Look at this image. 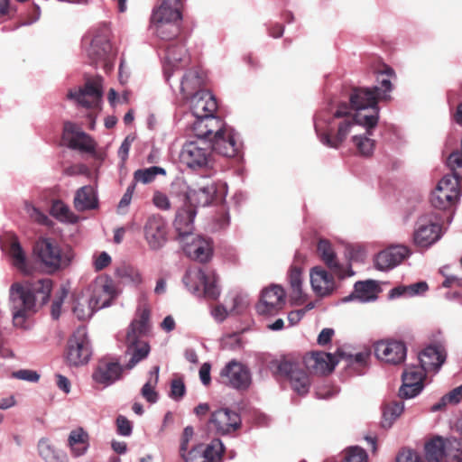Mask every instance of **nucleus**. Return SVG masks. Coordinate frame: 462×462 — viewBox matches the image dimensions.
<instances>
[{"label":"nucleus","mask_w":462,"mask_h":462,"mask_svg":"<svg viewBox=\"0 0 462 462\" xmlns=\"http://www.w3.org/2000/svg\"><path fill=\"white\" fill-rule=\"evenodd\" d=\"M347 106H339L333 111L319 110L314 117V128L319 142L329 148L338 149L348 134H352L351 141L357 153L369 157L374 153L375 141L372 138L374 128L353 122L346 116Z\"/></svg>","instance_id":"nucleus-1"},{"label":"nucleus","mask_w":462,"mask_h":462,"mask_svg":"<svg viewBox=\"0 0 462 462\" xmlns=\"http://www.w3.org/2000/svg\"><path fill=\"white\" fill-rule=\"evenodd\" d=\"M51 286L52 282L50 279H41L33 283L14 282L11 285L9 306L14 327H24L29 312L34 311L37 300L42 304L48 301Z\"/></svg>","instance_id":"nucleus-2"},{"label":"nucleus","mask_w":462,"mask_h":462,"mask_svg":"<svg viewBox=\"0 0 462 462\" xmlns=\"http://www.w3.org/2000/svg\"><path fill=\"white\" fill-rule=\"evenodd\" d=\"M387 99V95L378 92L377 86L371 88H358L353 89L350 95V106L346 103H342V105H346L347 106L346 116H349L353 122H358L359 124L362 122L363 124L368 125L369 129L371 126H376L378 124V101ZM339 106H341V104H339L337 107H326L322 110L333 111Z\"/></svg>","instance_id":"nucleus-3"},{"label":"nucleus","mask_w":462,"mask_h":462,"mask_svg":"<svg viewBox=\"0 0 462 462\" xmlns=\"http://www.w3.org/2000/svg\"><path fill=\"white\" fill-rule=\"evenodd\" d=\"M447 162L452 174L445 175L430 195L431 205L439 209L451 208L459 199V181L462 180V139L461 149L452 152Z\"/></svg>","instance_id":"nucleus-4"},{"label":"nucleus","mask_w":462,"mask_h":462,"mask_svg":"<svg viewBox=\"0 0 462 462\" xmlns=\"http://www.w3.org/2000/svg\"><path fill=\"white\" fill-rule=\"evenodd\" d=\"M150 310L145 306H140L136 318L129 325L125 336V355L129 356L126 368H134L140 361L146 358L150 346L143 337L148 333Z\"/></svg>","instance_id":"nucleus-5"},{"label":"nucleus","mask_w":462,"mask_h":462,"mask_svg":"<svg viewBox=\"0 0 462 462\" xmlns=\"http://www.w3.org/2000/svg\"><path fill=\"white\" fill-rule=\"evenodd\" d=\"M182 0H162L153 8L151 15V30L162 40L175 38L181 21L180 5Z\"/></svg>","instance_id":"nucleus-6"},{"label":"nucleus","mask_w":462,"mask_h":462,"mask_svg":"<svg viewBox=\"0 0 462 462\" xmlns=\"http://www.w3.org/2000/svg\"><path fill=\"white\" fill-rule=\"evenodd\" d=\"M217 193V187L213 181L203 179L201 184L189 186L181 179L175 180L171 183V196H182L183 203L188 207L195 208L196 207L208 206L214 199Z\"/></svg>","instance_id":"nucleus-7"},{"label":"nucleus","mask_w":462,"mask_h":462,"mask_svg":"<svg viewBox=\"0 0 462 462\" xmlns=\"http://www.w3.org/2000/svg\"><path fill=\"white\" fill-rule=\"evenodd\" d=\"M182 281L187 290L196 296L217 300L220 295L217 277L213 270L189 268Z\"/></svg>","instance_id":"nucleus-8"},{"label":"nucleus","mask_w":462,"mask_h":462,"mask_svg":"<svg viewBox=\"0 0 462 462\" xmlns=\"http://www.w3.org/2000/svg\"><path fill=\"white\" fill-rule=\"evenodd\" d=\"M33 254L49 272L66 268L74 258L70 249L62 252L59 245L51 238H40L34 245Z\"/></svg>","instance_id":"nucleus-9"},{"label":"nucleus","mask_w":462,"mask_h":462,"mask_svg":"<svg viewBox=\"0 0 462 462\" xmlns=\"http://www.w3.org/2000/svg\"><path fill=\"white\" fill-rule=\"evenodd\" d=\"M180 159L189 169H208L212 166V150L205 140L186 142L181 148Z\"/></svg>","instance_id":"nucleus-10"},{"label":"nucleus","mask_w":462,"mask_h":462,"mask_svg":"<svg viewBox=\"0 0 462 462\" xmlns=\"http://www.w3.org/2000/svg\"><path fill=\"white\" fill-rule=\"evenodd\" d=\"M82 44L91 62L106 61L111 52L109 29L105 25L92 29L83 37Z\"/></svg>","instance_id":"nucleus-11"},{"label":"nucleus","mask_w":462,"mask_h":462,"mask_svg":"<svg viewBox=\"0 0 462 462\" xmlns=\"http://www.w3.org/2000/svg\"><path fill=\"white\" fill-rule=\"evenodd\" d=\"M441 236V226L435 214H424L417 219L412 235L415 245L420 248H429Z\"/></svg>","instance_id":"nucleus-12"},{"label":"nucleus","mask_w":462,"mask_h":462,"mask_svg":"<svg viewBox=\"0 0 462 462\" xmlns=\"http://www.w3.org/2000/svg\"><path fill=\"white\" fill-rule=\"evenodd\" d=\"M276 369L277 373L289 382L291 388L297 394L304 396L310 392V377L298 364L283 358L277 361Z\"/></svg>","instance_id":"nucleus-13"},{"label":"nucleus","mask_w":462,"mask_h":462,"mask_svg":"<svg viewBox=\"0 0 462 462\" xmlns=\"http://www.w3.org/2000/svg\"><path fill=\"white\" fill-rule=\"evenodd\" d=\"M91 356V347L85 328H79L68 341L66 358L70 365L87 364Z\"/></svg>","instance_id":"nucleus-14"},{"label":"nucleus","mask_w":462,"mask_h":462,"mask_svg":"<svg viewBox=\"0 0 462 462\" xmlns=\"http://www.w3.org/2000/svg\"><path fill=\"white\" fill-rule=\"evenodd\" d=\"M88 299L99 310L109 307L118 295L114 281L107 275L97 276L88 286Z\"/></svg>","instance_id":"nucleus-15"},{"label":"nucleus","mask_w":462,"mask_h":462,"mask_svg":"<svg viewBox=\"0 0 462 462\" xmlns=\"http://www.w3.org/2000/svg\"><path fill=\"white\" fill-rule=\"evenodd\" d=\"M143 237L151 250L162 248L168 241L167 221L159 214L149 216L143 225Z\"/></svg>","instance_id":"nucleus-16"},{"label":"nucleus","mask_w":462,"mask_h":462,"mask_svg":"<svg viewBox=\"0 0 462 462\" xmlns=\"http://www.w3.org/2000/svg\"><path fill=\"white\" fill-rule=\"evenodd\" d=\"M462 444L455 440H444L441 437H437L429 441L425 446L426 457L430 462H461V453L457 455L450 453V448H455L459 451Z\"/></svg>","instance_id":"nucleus-17"},{"label":"nucleus","mask_w":462,"mask_h":462,"mask_svg":"<svg viewBox=\"0 0 462 462\" xmlns=\"http://www.w3.org/2000/svg\"><path fill=\"white\" fill-rule=\"evenodd\" d=\"M208 143L212 151L226 157L236 156L241 147L238 134L224 122L223 128L216 132Z\"/></svg>","instance_id":"nucleus-18"},{"label":"nucleus","mask_w":462,"mask_h":462,"mask_svg":"<svg viewBox=\"0 0 462 462\" xmlns=\"http://www.w3.org/2000/svg\"><path fill=\"white\" fill-rule=\"evenodd\" d=\"M220 382L236 390H245L251 384L249 369L242 363L231 360L220 371Z\"/></svg>","instance_id":"nucleus-19"},{"label":"nucleus","mask_w":462,"mask_h":462,"mask_svg":"<svg viewBox=\"0 0 462 462\" xmlns=\"http://www.w3.org/2000/svg\"><path fill=\"white\" fill-rule=\"evenodd\" d=\"M305 256L297 253L294 256L293 263L290 266L287 273V281L290 285V293L291 300L295 304H301L306 300L304 292V274L303 263Z\"/></svg>","instance_id":"nucleus-20"},{"label":"nucleus","mask_w":462,"mask_h":462,"mask_svg":"<svg viewBox=\"0 0 462 462\" xmlns=\"http://www.w3.org/2000/svg\"><path fill=\"white\" fill-rule=\"evenodd\" d=\"M63 140L68 146L82 152H94L96 142L78 125L66 122L63 127Z\"/></svg>","instance_id":"nucleus-21"},{"label":"nucleus","mask_w":462,"mask_h":462,"mask_svg":"<svg viewBox=\"0 0 462 462\" xmlns=\"http://www.w3.org/2000/svg\"><path fill=\"white\" fill-rule=\"evenodd\" d=\"M101 79L88 80L85 88L69 90L68 98L85 107H97L101 99Z\"/></svg>","instance_id":"nucleus-22"},{"label":"nucleus","mask_w":462,"mask_h":462,"mask_svg":"<svg viewBox=\"0 0 462 462\" xmlns=\"http://www.w3.org/2000/svg\"><path fill=\"white\" fill-rule=\"evenodd\" d=\"M376 357L388 364L398 365L406 357V346L398 340H381L374 345Z\"/></svg>","instance_id":"nucleus-23"},{"label":"nucleus","mask_w":462,"mask_h":462,"mask_svg":"<svg viewBox=\"0 0 462 462\" xmlns=\"http://www.w3.org/2000/svg\"><path fill=\"white\" fill-rule=\"evenodd\" d=\"M411 255V250L402 245L387 247L377 254L374 258V266L381 271H388L399 265Z\"/></svg>","instance_id":"nucleus-24"},{"label":"nucleus","mask_w":462,"mask_h":462,"mask_svg":"<svg viewBox=\"0 0 462 462\" xmlns=\"http://www.w3.org/2000/svg\"><path fill=\"white\" fill-rule=\"evenodd\" d=\"M418 357L426 373L436 374L447 359V350L441 344H433L420 351Z\"/></svg>","instance_id":"nucleus-25"},{"label":"nucleus","mask_w":462,"mask_h":462,"mask_svg":"<svg viewBox=\"0 0 462 462\" xmlns=\"http://www.w3.org/2000/svg\"><path fill=\"white\" fill-rule=\"evenodd\" d=\"M186 254L200 263L208 262L212 256V245L208 239L191 235L189 239L181 241Z\"/></svg>","instance_id":"nucleus-26"},{"label":"nucleus","mask_w":462,"mask_h":462,"mask_svg":"<svg viewBox=\"0 0 462 462\" xmlns=\"http://www.w3.org/2000/svg\"><path fill=\"white\" fill-rule=\"evenodd\" d=\"M310 282L313 292L319 297H327L336 290L334 276L320 266L310 269Z\"/></svg>","instance_id":"nucleus-27"},{"label":"nucleus","mask_w":462,"mask_h":462,"mask_svg":"<svg viewBox=\"0 0 462 462\" xmlns=\"http://www.w3.org/2000/svg\"><path fill=\"white\" fill-rule=\"evenodd\" d=\"M191 131L198 139L210 142L216 132L223 128V121L214 116H193Z\"/></svg>","instance_id":"nucleus-28"},{"label":"nucleus","mask_w":462,"mask_h":462,"mask_svg":"<svg viewBox=\"0 0 462 462\" xmlns=\"http://www.w3.org/2000/svg\"><path fill=\"white\" fill-rule=\"evenodd\" d=\"M240 417L237 412L228 409H220L211 415L209 425L220 434L236 430L240 426Z\"/></svg>","instance_id":"nucleus-29"},{"label":"nucleus","mask_w":462,"mask_h":462,"mask_svg":"<svg viewBox=\"0 0 462 462\" xmlns=\"http://www.w3.org/2000/svg\"><path fill=\"white\" fill-rule=\"evenodd\" d=\"M284 305V291L278 285L263 290L257 311L261 314H274Z\"/></svg>","instance_id":"nucleus-30"},{"label":"nucleus","mask_w":462,"mask_h":462,"mask_svg":"<svg viewBox=\"0 0 462 462\" xmlns=\"http://www.w3.org/2000/svg\"><path fill=\"white\" fill-rule=\"evenodd\" d=\"M337 358L330 353L313 352L304 358L306 367L314 374H325L330 373L337 364Z\"/></svg>","instance_id":"nucleus-31"},{"label":"nucleus","mask_w":462,"mask_h":462,"mask_svg":"<svg viewBox=\"0 0 462 462\" xmlns=\"http://www.w3.org/2000/svg\"><path fill=\"white\" fill-rule=\"evenodd\" d=\"M189 97L192 116H214L217 105L210 92L207 90L198 91Z\"/></svg>","instance_id":"nucleus-32"},{"label":"nucleus","mask_w":462,"mask_h":462,"mask_svg":"<svg viewBox=\"0 0 462 462\" xmlns=\"http://www.w3.org/2000/svg\"><path fill=\"white\" fill-rule=\"evenodd\" d=\"M122 370L119 363L102 360L94 371L92 378L97 383L108 386L120 378Z\"/></svg>","instance_id":"nucleus-33"},{"label":"nucleus","mask_w":462,"mask_h":462,"mask_svg":"<svg viewBox=\"0 0 462 462\" xmlns=\"http://www.w3.org/2000/svg\"><path fill=\"white\" fill-rule=\"evenodd\" d=\"M196 214V209L188 207L186 203L177 210L173 226L180 238V242L189 239L193 235V221Z\"/></svg>","instance_id":"nucleus-34"},{"label":"nucleus","mask_w":462,"mask_h":462,"mask_svg":"<svg viewBox=\"0 0 462 462\" xmlns=\"http://www.w3.org/2000/svg\"><path fill=\"white\" fill-rule=\"evenodd\" d=\"M379 286L374 281L358 282L355 284L354 292L345 297L342 301L348 302L358 300L360 302L374 301L377 299Z\"/></svg>","instance_id":"nucleus-35"},{"label":"nucleus","mask_w":462,"mask_h":462,"mask_svg":"<svg viewBox=\"0 0 462 462\" xmlns=\"http://www.w3.org/2000/svg\"><path fill=\"white\" fill-rule=\"evenodd\" d=\"M68 447L73 457L84 456L89 448V435L81 427L72 430L68 436Z\"/></svg>","instance_id":"nucleus-36"},{"label":"nucleus","mask_w":462,"mask_h":462,"mask_svg":"<svg viewBox=\"0 0 462 462\" xmlns=\"http://www.w3.org/2000/svg\"><path fill=\"white\" fill-rule=\"evenodd\" d=\"M8 254L12 260V264L18 271L24 274L32 273V268L16 236H12L10 239Z\"/></svg>","instance_id":"nucleus-37"},{"label":"nucleus","mask_w":462,"mask_h":462,"mask_svg":"<svg viewBox=\"0 0 462 462\" xmlns=\"http://www.w3.org/2000/svg\"><path fill=\"white\" fill-rule=\"evenodd\" d=\"M74 207L79 211L97 208L98 207V199L95 189L88 185L78 189L74 198Z\"/></svg>","instance_id":"nucleus-38"},{"label":"nucleus","mask_w":462,"mask_h":462,"mask_svg":"<svg viewBox=\"0 0 462 462\" xmlns=\"http://www.w3.org/2000/svg\"><path fill=\"white\" fill-rule=\"evenodd\" d=\"M204 84V79L196 69L188 70L180 81V92L184 98L193 96L198 91H203L201 87Z\"/></svg>","instance_id":"nucleus-39"},{"label":"nucleus","mask_w":462,"mask_h":462,"mask_svg":"<svg viewBox=\"0 0 462 462\" xmlns=\"http://www.w3.org/2000/svg\"><path fill=\"white\" fill-rule=\"evenodd\" d=\"M186 51L182 46L171 45L166 50L163 66L164 75L169 81L173 72L179 69V63L185 60Z\"/></svg>","instance_id":"nucleus-40"},{"label":"nucleus","mask_w":462,"mask_h":462,"mask_svg":"<svg viewBox=\"0 0 462 462\" xmlns=\"http://www.w3.org/2000/svg\"><path fill=\"white\" fill-rule=\"evenodd\" d=\"M317 251L321 260L328 268L337 271L339 276H345L338 271L339 263L337 257L331 243L328 240L319 239L317 245Z\"/></svg>","instance_id":"nucleus-41"},{"label":"nucleus","mask_w":462,"mask_h":462,"mask_svg":"<svg viewBox=\"0 0 462 462\" xmlns=\"http://www.w3.org/2000/svg\"><path fill=\"white\" fill-rule=\"evenodd\" d=\"M428 289V283L423 281L410 285H399L390 291L389 297L391 299H396L400 297L411 298L424 294Z\"/></svg>","instance_id":"nucleus-42"},{"label":"nucleus","mask_w":462,"mask_h":462,"mask_svg":"<svg viewBox=\"0 0 462 462\" xmlns=\"http://www.w3.org/2000/svg\"><path fill=\"white\" fill-rule=\"evenodd\" d=\"M38 455L45 462H68L65 457H60L48 438H42L37 443Z\"/></svg>","instance_id":"nucleus-43"},{"label":"nucleus","mask_w":462,"mask_h":462,"mask_svg":"<svg viewBox=\"0 0 462 462\" xmlns=\"http://www.w3.org/2000/svg\"><path fill=\"white\" fill-rule=\"evenodd\" d=\"M224 452L223 443L216 439L208 445H202V456H199L200 462H221Z\"/></svg>","instance_id":"nucleus-44"},{"label":"nucleus","mask_w":462,"mask_h":462,"mask_svg":"<svg viewBox=\"0 0 462 462\" xmlns=\"http://www.w3.org/2000/svg\"><path fill=\"white\" fill-rule=\"evenodd\" d=\"M97 310L99 309L96 308V306L92 304L91 300L83 295L75 300L72 307L74 315L79 320H86L89 319Z\"/></svg>","instance_id":"nucleus-45"},{"label":"nucleus","mask_w":462,"mask_h":462,"mask_svg":"<svg viewBox=\"0 0 462 462\" xmlns=\"http://www.w3.org/2000/svg\"><path fill=\"white\" fill-rule=\"evenodd\" d=\"M392 79H395L394 70L387 66L383 65L381 69L376 70V79L380 87L378 88L379 93H384L390 98V92L393 90Z\"/></svg>","instance_id":"nucleus-46"},{"label":"nucleus","mask_w":462,"mask_h":462,"mask_svg":"<svg viewBox=\"0 0 462 462\" xmlns=\"http://www.w3.org/2000/svg\"><path fill=\"white\" fill-rule=\"evenodd\" d=\"M159 366H154L150 372V378L141 389L142 396L149 402L155 403L158 400V393L155 386L159 380Z\"/></svg>","instance_id":"nucleus-47"},{"label":"nucleus","mask_w":462,"mask_h":462,"mask_svg":"<svg viewBox=\"0 0 462 462\" xmlns=\"http://www.w3.org/2000/svg\"><path fill=\"white\" fill-rule=\"evenodd\" d=\"M51 214L61 222L76 223L78 217L70 211L69 208L60 200L52 203Z\"/></svg>","instance_id":"nucleus-48"},{"label":"nucleus","mask_w":462,"mask_h":462,"mask_svg":"<svg viewBox=\"0 0 462 462\" xmlns=\"http://www.w3.org/2000/svg\"><path fill=\"white\" fill-rule=\"evenodd\" d=\"M159 174L165 175V170L162 167L152 166L135 171L134 173V179L136 182L148 184L153 181L156 176Z\"/></svg>","instance_id":"nucleus-49"},{"label":"nucleus","mask_w":462,"mask_h":462,"mask_svg":"<svg viewBox=\"0 0 462 462\" xmlns=\"http://www.w3.org/2000/svg\"><path fill=\"white\" fill-rule=\"evenodd\" d=\"M23 209L28 217L32 221L42 226L50 225L51 220L48 217V216L40 208L36 207L32 202L25 201Z\"/></svg>","instance_id":"nucleus-50"},{"label":"nucleus","mask_w":462,"mask_h":462,"mask_svg":"<svg viewBox=\"0 0 462 462\" xmlns=\"http://www.w3.org/2000/svg\"><path fill=\"white\" fill-rule=\"evenodd\" d=\"M462 400V385L454 388L449 393L445 394L439 402L431 407L432 411L441 410L447 404H457Z\"/></svg>","instance_id":"nucleus-51"},{"label":"nucleus","mask_w":462,"mask_h":462,"mask_svg":"<svg viewBox=\"0 0 462 462\" xmlns=\"http://www.w3.org/2000/svg\"><path fill=\"white\" fill-rule=\"evenodd\" d=\"M118 276L125 282L133 286H139L143 282V275L141 272L133 267H125L118 271Z\"/></svg>","instance_id":"nucleus-52"},{"label":"nucleus","mask_w":462,"mask_h":462,"mask_svg":"<svg viewBox=\"0 0 462 462\" xmlns=\"http://www.w3.org/2000/svg\"><path fill=\"white\" fill-rule=\"evenodd\" d=\"M426 372L420 366H409L402 373V379L406 382H414L418 384L423 385V379Z\"/></svg>","instance_id":"nucleus-53"},{"label":"nucleus","mask_w":462,"mask_h":462,"mask_svg":"<svg viewBox=\"0 0 462 462\" xmlns=\"http://www.w3.org/2000/svg\"><path fill=\"white\" fill-rule=\"evenodd\" d=\"M404 404L403 402H392L385 406L383 411L384 421H389V424L396 420L403 412Z\"/></svg>","instance_id":"nucleus-54"},{"label":"nucleus","mask_w":462,"mask_h":462,"mask_svg":"<svg viewBox=\"0 0 462 462\" xmlns=\"http://www.w3.org/2000/svg\"><path fill=\"white\" fill-rule=\"evenodd\" d=\"M423 389V385L414 382H406L402 379V385L400 388L399 395L402 398H413L418 395Z\"/></svg>","instance_id":"nucleus-55"},{"label":"nucleus","mask_w":462,"mask_h":462,"mask_svg":"<svg viewBox=\"0 0 462 462\" xmlns=\"http://www.w3.org/2000/svg\"><path fill=\"white\" fill-rule=\"evenodd\" d=\"M366 452L358 447L349 448L345 455L343 462H366Z\"/></svg>","instance_id":"nucleus-56"},{"label":"nucleus","mask_w":462,"mask_h":462,"mask_svg":"<svg viewBox=\"0 0 462 462\" xmlns=\"http://www.w3.org/2000/svg\"><path fill=\"white\" fill-rule=\"evenodd\" d=\"M152 203L160 210L167 211L171 208L170 198L160 190H155L152 195Z\"/></svg>","instance_id":"nucleus-57"},{"label":"nucleus","mask_w":462,"mask_h":462,"mask_svg":"<svg viewBox=\"0 0 462 462\" xmlns=\"http://www.w3.org/2000/svg\"><path fill=\"white\" fill-rule=\"evenodd\" d=\"M186 389L184 383L180 379H174L171 383V398L174 400L181 399L185 394Z\"/></svg>","instance_id":"nucleus-58"},{"label":"nucleus","mask_w":462,"mask_h":462,"mask_svg":"<svg viewBox=\"0 0 462 462\" xmlns=\"http://www.w3.org/2000/svg\"><path fill=\"white\" fill-rule=\"evenodd\" d=\"M111 263V257L106 252H102L93 257V266L96 271H101Z\"/></svg>","instance_id":"nucleus-59"},{"label":"nucleus","mask_w":462,"mask_h":462,"mask_svg":"<svg viewBox=\"0 0 462 462\" xmlns=\"http://www.w3.org/2000/svg\"><path fill=\"white\" fill-rule=\"evenodd\" d=\"M180 455L185 462H200L199 456H202V444L195 446L188 453L180 452Z\"/></svg>","instance_id":"nucleus-60"},{"label":"nucleus","mask_w":462,"mask_h":462,"mask_svg":"<svg viewBox=\"0 0 462 462\" xmlns=\"http://www.w3.org/2000/svg\"><path fill=\"white\" fill-rule=\"evenodd\" d=\"M396 462H420V457L411 449H403L396 457Z\"/></svg>","instance_id":"nucleus-61"},{"label":"nucleus","mask_w":462,"mask_h":462,"mask_svg":"<svg viewBox=\"0 0 462 462\" xmlns=\"http://www.w3.org/2000/svg\"><path fill=\"white\" fill-rule=\"evenodd\" d=\"M117 431L122 436H130L132 433V424L124 416H119L116 420Z\"/></svg>","instance_id":"nucleus-62"},{"label":"nucleus","mask_w":462,"mask_h":462,"mask_svg":"<svg viewBox=\"0 0 462 462\" xmlns=\"http://www.w3.org/2000/svg\"><path fill=\"white\" fill-rule=\"evenodd\" d=\"M14 376L20 380L28 382H37L40 378L39 374L32 370L22 369L14 373Z\"/></svg>","instance_id":"nucleus-63"},{"label":"nucleus","mask_w":462,"mask_h":462,"mask_svg":"<svg viewBox=\"0 0 462 462\" xmlns=\"http://www.w3.org/2000/svg\"><path fill=\"white\" fill-rule=\"evenodd\" d=\"M134 189H135V184L134 183H132L131 185H129L127 187L125 194L123 195L122 199L119 201L118 210H121V209H123L125 208H127L130 205L132 198H133V195H134Z\"/></svg>","instance_id":"nucleus-64"}]
</instances>
